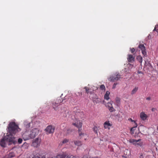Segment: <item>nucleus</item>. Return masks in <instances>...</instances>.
<instances>
[{
    "mask_svg": "<svg viewBox=\"0 0 158 158\" xmlns=\"http://www.w3.org/2000/svg\"><path fill=\"white\" fill-rule=\"evenodd\" d=\"M108 109L110 112H112L115 111V110L113 108V106L108 108Z\"/></svg>",
    "mask_w": 158,
    "mask_h": 158,
    "instance_id": "nucleus-26",
    "label": "nucleus"
},
{
    "mask_svg": "<svg viewBox=\"0 0 158 158\" xmlns=\"http://www.w3.org/2000/svg\"><path fill=\"white\" fill-rule=\"evenodd\" d=\"M75 94L77 96H82V93L81 92H80V93H79V92H76Z\"/></svg>",
    "mask_w": 158,
    "mask_h": 158,
    "instance_id": "nucleus-33",
    "label": "nucleus"
},
{
    "mask_svg": "<svg viewBox=\"0 0 158 158\" xmlns=\"http://www.w3.org/2000/svg\"><path fill=\"white\" fill-rule=\"evenodd\" d=\"M32 158H45V155L43 154H40L37 153Z\"/></svg>",
    "mask_w": 158,
    "mask_h": 158,
    "instance_id": "nucleus-14",
    "label": "nucleus"
},
{
    "mask_svg": "<svg viewBox=\"0 0 158 158\" xmlns=\"http://www.w3.org/2000/svg\"><path fill=\"white\" fill-rule=\"evenodd\" d=\"M120 99L119 98L117 97L115 98V101L116 103L118 104H119L120 103Z\"/></svg>",
    "mask_w": 158,
    "mask_h": 158,
    "instance_id": "nucleus-29",
    "label": "nucleus"
},
{
    "mask_svg": "<svg viewBox=\"0 0 158 158\" xmlns=\"http://www.w3.org/2000/svg\"><path fill=\"white\" fill-rule=\"evenodd\" d=\"M156 110V108H152V111H155Z\"/></svg>",
    "mask_w": 158,
    "mask_h": 158,
    "instance_id": "nucleus-43",
    "label": "nucleus"
},
{
    "mask_svg": "<svg viewBox=\"0 0 158 158\" xmlns=\"http://www.w3.org/2000/svg\"><path fill=\"white\" fill-rule=\"evenodd\" d=\"M23 141V139L21 138H19L18 140V142L19 144H20L22 143Z\"/></svg>",
    "mask_w": 158,
    "mask_h": 158,
    "instance_id": "nucleus-34",
    "label": "nucleus"
},
{
    "mask_svg": "<svg viewBox=\"0 0 158 158\" xmlns=\"http://www.w3.org/2000/svg\"><path fill=\"white\" fill-rule=\"evenodd\" d=\"M138 47L141 50L142 53L144 56H146L147 52L146 51V48L144 45L143 44H139Z\"/></svg>",
    "mask_w": 158,
    "mask_h": 158,
    "instance_id": "nucleus-6",
    "label": "nucleus"
},
{
    "mask_svg": "<svg viewBox=\"0 0 158 158\" xmlns=\"http://www.w3.org/2000/svg\"><path fill=\"white\" fill-rule=\"evenodd\" d=\"M104 125L105 129L108 128L109 129L110 128L109 127L111 126H112V124L110 123L109 121H106L104 123Z\"/></svg>",
    "mask_w": 158,
    "mask_h": 158,
    "instance_id": "nucleus-13",
    "label": "nucleus"
},
{
    "mask_svg": "<svg viewBox=\"0 0 158 158\" xmlns=\"http://www.w3.org/2000/svg\"><path fill=\"white\" fill-rule=\"evenodd\" d=\"M120 78L121 75L119 74H118L116 75L110 77L109 79L110 81L114 82L115 81H118Z\"/></svg>",
    "mask_w": 158,
    "mask_h": 158,
    "instance_id": "nucleus-8",
    "label": "nucleus"
},
{
    "mask_svg": "<svg viewBox=\"0 0 158 158\" xmlns=\"http://www.w3.org/2000/svg\"><path fill=\"white\" fill-rule=\"evenodd\" d=\"M61 100L62 98H59L56 99L55 102L52 103V107L55 110H57L58 109V108L55 106V104H56V106H59V105H61Z\"/></svg>",
    "mask_w": 158,
    "mask_h": 158,
    "instance_id": "nucleus-4",
    "label": "nucleus"
},
{
    "mask_svg": "<svg viewBox=\"0 0 158 158\" xmlns=\"http://www.w3.org/2000/svg\"><path fill=\"white\" fill-rule=\"evenodd\" d=\"M110 93L108 91H107L104 95V99L106 100H108L109 99V95Z\"/></svg>",
    "mask_w": 158,
    "mask_h": 158,
    "instance_id": "nucleus-17",
    "label": "nucleus"
},
{
    "mask_svg": "<svg viewBox=\"0 0 158 158\" xmlns=\"http://www.w3.org/2000/svg\"><path fill=\"white\" fill-rule=\"evenodd\" d=\"M136 59L141 64L143 61L142 57L140 55L138 56H137Z\"/></svg>",
    "mask_w": 158,
    "mask_h": 158,
    "instance_id": "nucleus-18",
    "label": "nucleus"
},
{
    "mask_svg": "<svg viewBox=\"0 0 158 158\" xmlns=\"http://www.w3.org/2000/svg\"><path fill=\"white\" fill-rule=\"evenodd\" d=\"M65 156L63 154H59L57 155L56 157L53 158H65Z\"/></svg>",
    "mask_w": 158,
    "mask_h": 158,
    "instance_id": "nucleus-22",
    "label": "nucleus"
},
{
    "mask_svg": "<svg viewBox=\"0 0 158 158\" xmlns=\"http://www.w3.org/2000/svg\"><path fill=\"white\" fill-rule=\"evenodd\" d=\"M154 31H158V25H156L155 27Z\"/></svg>",
    "mask_w": 158,
    "mask_h": 158,
    "instance_id": "nucleus-35",
    "label": "nucleus"
},
{
    "mask_svg": "<svg viewBox=\"0 0 158 158\" xmlns=\"http://www.w3.org/2000/svg\"><path fill=\"white\" fill-rule=\"evenodd\" d=\"M84 89H85L86 92L87 94H88L89 93L90 94L91 93V92L89 91V89L87 87H85L84 88Z\"/></svg>",
    "mask_w": 158,
    "mask_h": 158,
    "instance_id": "nucleus-30",
    "label": "nucleus"
},
{
    "mask_svg": "<svg viewBox=\"0 0 158 158\" xmlns=\"http://www.w3.org/2000/svg\"><path fill=\"white\" fill-rule=\"evenodd\" d=\"M157 129L158 131V126H157Z\"/></svg>",
    "mask_w": 158,
    "mask_h": 158,
    "instance_id": "nucleus-45",
    "label": "nucleus"
},
{
    "mask_svg": "<svg viewBox=\"0 0 158 158\" xmlns=\"http://www.w3.org/2000/svg\"><path fill=\"white\" fill-rule=\"evenodd\" d=\"M66 101L67 100H66L65 99H62V100L61 101V103L64 104V103L66 102Z\"/></svg>",
    "mask_w": 158,
    "mask_h": 158,
    "instance_id": "nucleus-37",
    "label": "nucleus"
},
{
    "mask_svg": "<svg viewBox=\"0 0 158 158\" xmlns=\"http://www.w3.org/2000/svg\"><path fill=\"white\" fill-rule=\"evenodd\" d=\"M66 158H78V157H74V156H67V157Z\"/></svg>",
    "mask_w": 158,
    "mask_h": 158,
    "instance_id": "nucleus-41",
    "label": "nucleus"
},
{
    "mask_svg": "<svg viewBox=\"0 0 158 158\" xmlns=\"http://www.w3.org/2000/svg\"><path fill=\"white\" fill-rule=\"evenodd\" d=\"M141 139H139L138 140H136L135 139H131L129 140V142L130 143H132L133 144L135 145L136 143L139 142V141Z\"/></svg>",
    "mask_w": 158,
    "mask_h": 158,
    "instance_id": "nucleus-16",
    "label": "nucleus"
},
{
    "mask_svg": "<svg viewBox=\"0 0 158 158\" xmlns=\"http://www.w3.org/2000/svg\"><path fill=\"white\" fill-rule=\"evenodd\" d=\"M93 131L95 133L98 134V128L97 126H94L93 128Z\"/></svg>",
    "mask_w": 158,
    "mask_h": 158,
    "instance_id": "nucleus-24",
    "label": "nucleus"
},
{
    "mask_svg": "<svg viewBox=\"0 0 158 158\" xmlns=\"http://www.w3.org/2000/svg\"><path fill=\"white\" fill-rule=\"evenodd\" d=\"M100 88L102 90L105 89V87L104 85H101L100 86Z\"/></svg>",
    "mask_w": 158,
    "mask_h": 158,
    "instance_id": "nucleus-32",
    "label": "nucleus"
},
{
    "mask_svg": "<svg viewBox=\"0 0 158 158\" xmlns=\"http://www.w3.org/2000/svg\"><path fill=\"white\" fill-rule=\"evenodd\" d=\"M40 139L38 138H36L33 140L32 143V145L35 148L38 147L40 146Z\"/></svg>",
    "mask_w": 158,
    "mask_h": 158,
    "instance_id": "nucleus-5",
    "label": "nucleus"
},
{
    "mask_svg": "<svg viewBox=\"0 0 158 158\" xmlns=\"http://www.w3.org/2000/svg\"><path fill=\"white\" fill-rule=\"evenodd\" d=\"M94 95H95V97H96V94H94Z\"/></svg>",
    "mask_w": 158,
    "mask_h": 158,
    "instance_id": "nucleus-46",
    "label": "nucleus"
},
{
    "mask_svg": "<svg viewBox=\"0 0 158 158\" xmlns=\"http://www.w3.org/2000/svg\"><path fill=\"white\" fill-rule=\"evenodd\" d=\"M30 136H28L27 139H30L34 138L36 135H38L39 133V131L38 129L34 128L29 132Z\"/></svg>",
    "mask_w": 158,
    "mask_h": 158,
    "instance_id": "nucleus-3",
    "label": "nucleus"
},
{
    "mask_svg": "<svg viewBox=\"0 0 158 158\" xmlns=\"http://www.w3.org/2000/svg\"><path fill=\"white\" fill-rule=\"evenodd\" d=\"M15 156V154L14 152H10L8 154L6 155L5 156V158H11L14 157Z\"/></svg>",
    "mask_w": 158,
    "mask_h": 158,
    "instance_id": "nucleus-15",
    "label": "nucleus"
},
{
    "mask_svg": "<svg viewBox=\"0 0 158 158\" xmlns=\"http://www.w3.org/2000/svg\"><path fill=\"white\" fill-rule=\"evenodd\" d=\"M138 87H135L131 91V94L132 95H133L135 94L138 90Z\"/></svg>",
    "mask_w": 158,
    "mask_h": 158,
    "instance_id": "nucleus-19",
    "label": "nucleus"
},
{
    "mask_svg": "<svg viewBox=\"0 0 158 158\" xmlns=\"http://www.w3.org/2000/svg\"><path fill=\"white\" fill-rule=\"evenodd\" d=\"M93 102L94 104H96L100 102V101L97 98H95L94 99H93Z\"/></svg>",
    "mask_w": 158,
    "mask_h": 158,
    "instance_id": "nucleus-20",
    "label": "nucleus"
},
{
    "mask_svg": "<svg viewBox=\"0 0 158 158\" xmlns=\"http://www.w3.org/2000/svg\"><path fill=\"white\" fill-rule=\"evenodd\" d=\"M128 120L130 121H131L132 123H133V122H135V120H133V119H132L131 118H129L128 119Z\"/></svg>",
    "mask_w": 158,
    "mask_h": 158,
    "instance_id": "nucleus-38",
    "label": "nucleus"
},
{
    "mask_svg": "<svg viewBox=\"0 0 158 158\" xmlns=\"http://www.w3.org/2000/svg\"><path fill=\"white\" fill-rule=\"evenodd\" d=\"M81 113L78 112H77L76 114V117L77 118H76V122L75 123H72V124L76 127L78 128V133L80 136H81L82 135V133L81 131V128L82 127V123L81 122H78V117H80L79 115L81 114Z\"/></svg>",
    "mask_w": 158,
    "mask_h": 158,
    "instance_id": "nucleus-2",
    "label": "nucleus"
},
{
    "mask_svg": "<svg viewBox=\"0 0 158 158\" xmlns=\"http://www.w3.org/2000/svg\"><path fill=\"white\" fill-rule=\"evenodd\" d=\"M106 106L108 108L112 106V103L111 102H108L107 103L106 105Z\"/></svg>",
    "mask_w": 158,
    "mask_h": 158,
    "instance_id": "nucleus-31",
    "label": "nucleus"
},
{
    "mask_svg": "<svg viewBox=\"0 0 158 158\" xmlns=\"http://www.w3.org/2000/svg\"><path fill=\"white\" fill-rule=\"evenodd\" d=\"M31 123L27 122H24V125L26 128H28L30 127Z\"/></svg>",
    "mask_w": 158,
    "mask_h": 158,
    "instance_id": "nucleus-23",
    "label": "nucleus"
},
{
    "mask_svg": "<svg viewBox=\"0 0 158 158\" xmlns=\"http://www.w3.org/2000/svg\"><path fill=\"white\" fill-rule=\"evenodd\" d=\"M54 127L51 125L48 126L45 129L47 134L53 133L54 131Z\"/></svg>",
    "mask_w": 158,
    "mask_h": 158,
    "instance_id": "nucleus-7",
    "label": "nucleus"
},
{
    "mask_svg": "<svg viewBox=\"0 0 158 158\" xmlns=\"http://www.w3.org/2000/svg\"><path fill=\"white\" fill-rule=\"evenodd\" d=\"M140 117L142 120L144 121L147 119L148 116L144 112H142L140 114Z\"/></svg>",
    "mask_w": 158,
    "mask_h": 158,
    "instance_id": "nucleus-10",
    "label": "nucleus"
},
{
    "mask_svg": "<svg viewBox=\"0 0 158 158\" xmlns=\"http://www.w3.org/2000/svg\"><path fill=\"white\" fill-rule=\"evenodd\" d=\"M21 129L19 128L18 125L14 122H11L9 124L8 131L9 134L7 135L4 137L6 142L12 143H15L16 141L15 138L13 135L21 131Z\"/></svg>",
    "mask_w": 158,
    "mask_h": 158,
    "instance_id": "nucleus-1",
    "label": "nucleus"
},
{
    "mask_svg": "<svg viewBox=\"0 0 158 158\" xmlns=\"http://www.w3.org/2000/svg\"><path fill=\"white\" fill-rule=\"evenodd\" d=\"M130 49L131 53H133L135 51V49L134 48H131Z\"/></svg>",
    "mask_w": 158,
    "mask_h": 158,
    "instance_id": "nucleus-36",
    "label": "nucleus"
},
{
    "mask_svg": "<svg viewBox=\"0 0 158 158\" xmlns=\"http://www.w3.org/2000/svg\"><path fill=\"white\" fill-rule=\"evenodd\" d=\"M117 85V83H114L113 85V87H112V88L113 89H115V87H116V85Z\"/></svg>",
    "mask_w": 158,
    "mask_h": 158,
    "instance_id": "nucleus-40",
    "label": "nucleus"
},
{
    "mask_svg": "<svg viewBox=\"0 0 158 158\" xmlns=\"http://www.w3.org/2000/svg\"><path fill=\"white\" fill-rule=\"evenodd\" d=\"M29 136H30V134L29 131H26L25 132L23 135V137L24 140H28L29 139H27V138Z\"/></svg>",
    "mask_w": 158,
    "mask_h": 158,
    "instance_id": "nucleus-11",
    "label": "nucleus"
},
{
    "mask_svg": "<svg viewBox=\"0 0 158 158\" xmlns=\"http://www.w3.org/2000/svg\"><path fill=\"white\" fill-rule=\"evenodd\" d=\"M140 141H139V142L136 143L135 144V146H139V147H141L143 145V143L141 142Z\"/></svg>",
    "mask_w": 158,
    "mask_h": 158,
    "instance_id": "nucleus-27",
    "label": "nucleus"
},
{
    "mask_svg": "<svg viewBox=\"0 0 158 158\" xmlns=\"http://www.w3.org/2000/svg\"><path fill=\"white\" fill-rule=\"evenodd\" d=\"M55 106H56V107H57V108H58V107L59 106H56V104H55Z\"/></svg>",
    "mask_w": 158,
    "mask_h": 158,
    "instance_id": "nucleus-44",
    "label": "nucleus"
},
{
    "mask_svg": "<svg viewBox=\"0 0 158 158\" xmlns=\"http://www.w3.org/2000/svg\"><path fill=\"white\" fill-rule=\"evenodd\" d=\"M69 142V139H64L63 140L62 142L61 145L63 144H65Z\"/></svg>",
    "mask_w": 158,
    "mask_h": 158,
    "instance_id": "nucleus-28",
    "label": "nucleus"
},
{
    "mask_svg": "<svg viewBox=\"0 0 158 158\" xmlns=\"http://www.w3.org/2000/svg\"><path fill=\"white\" fill-rule=\"evenodd\" d=\"M135 124H137V123L136 122V121H135V122H133V123H132V124L133 126H134V125H135Z\"/></svg>",
    "mask_w": 158,
    "mask_h": 158,
    "instance_id": "nucleus-39",
    "label": "nucleus"
},
{
    "mask_svg": "<svg viewBox=\"0 0 158 158\" xmlns=\"http://www.w3.org/2000/svg\"><path fill=\"white\" fill-rule=\"evenodd\" d=\"M74 143L75 145L77 146H81L82 145L81 142V141L79 140L74 141Z\"/></svg>",
    "mask_w": 158,
    "mask_h": 158,
    "instance_id": "nucleus-21",
    "label": "nucleus"
},
{
    "mask_svg": "<svg viewBox=\"0 0 158 158\" xmlns=\"http://www.w3.org/2000/svg\"><path fill=\"white\" fill-rule=\"evenodd\" d=\"M135 55L133 54V55L131 54H128L127 55V59L128 61L130 63H133L135 61Z\"/></svg>",
    "mask_w": 158,
    "mask_h": 158,
    "instance_id": "nucleus-9",
    "label": "nucleus"
},
{
    "mask_svg": "<svg viewBox=\"0 0 158 158\" xmlns=\"http://www.w3.org/2000/svg\"><path fill=\"white\" fill-rule=\"evenodd\" d=\"M151 98L150 97H147L146 98V100H149L151 99Z\"/></svg>",
    "mask_w": 158,
    "mask_h": 158,
    "instance_id": "nucleus-42",
    "label": "nucleus"
},
{
    "mask_svg": "<svg viewBox=\"0 0 158 158\" xmlns=\"http://www.w3.org/2000/svg\"><path fill=\"white\" fill-rule=\"evenodd\" d=\"M137 126L138 125L135 124V125H134V126H133V127L131 128V131L133 132L135 130L136 128L137 127Z\"/></svg>",
    "mask_w": 158,
    "mask_h": 158,
    "instance_id": "nucleus-25",
    "label": "nucleus"
},
{
    "mask_svg": "<svg viewBox=\"0 0 158 158\" xmlns=\"http://www.w3.org/2000/svg\"><path fill=\"white\" fill-rule=\"evenodd\" d=\"M6 139L4 137L2 138L0 141V145L3 147H5L6 145Z\"/></svg>",
    "mask_w": 158,
    "mask_h": 158,
    "instance_id": "nucleus-12",
    "label": "nucleus"
}]
</instances>
